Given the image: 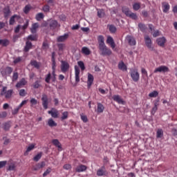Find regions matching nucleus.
Returning <instances> with one entry per match:
<instances>
[{"mask_svg":"<svg viewBox=\"0 0 177 177\" xmlns=\"http://www.w3.org/2000/svg\"><path fill=\"white\" fill-rule=\"evenodd\" d=\"M162 136H164V131H162V129H158L156 132V138H160Z\"/></svg>","mask_w":177,"mask_h":177,"instance_id":"nucleus-34","label":"nucleus"},{"mask_svg":"<svg viewBox=\"0 0 177 177\" xmlns=\"http://www.w3.org/2000/svg\"><path fill=\"white\" fill-rule=\"evenodd\" d=\"M12 72L13 68H12V67L7 66L6 68L1 71L2 77H8V75H11Z\"/></svg>","mask_w":177,"mask_h":177,"instance_id":"nucleus-8","label":"nucleus"},{"mask_svg":"<svg viewBox=\"0 0 177 177\" xmlns=\"http://www.w3.org/2000/svg\"><path fill=\"white\" fill-rule=\"evenodd\" d=\"M114 102H116L119 104H124V100L121 99V96L118 95H115L112 97Z\"/></svg>","mask_w":177,"mask_h":177,"instance_id":"nucleus-20","label":"nucleus"},{"mask_svg":"<svg viewBox=\"0 0 177 177\" xmlns=\"http://www.w3.org/2000/svg\"><path fill=\"white\" fill-rule=\"evenodd\" d=\"M122 13H124L127 17H130V19H132L133 20H136V19H138V15L131 12L129 8L127 6L122 7Z\"/></svg>","mask_w":177,"mask_h":177,"instance_id":"nucleus-2","label":"nucleus"},{"mask_svg":"<svg viewBox=\"0 0 177 177\" xmlns=\"http://www.w3.org/2000/svg\"><path fill=\"white\" fill-rule=\"evenodd\" d=\"M32 86H33V88H34L35 89H38V88H39V86H41V81H39V80L36 81V82L33 84Z\"/></svg>","mask_w":177,"mask_h":177,"instance_id":"nucleus-49","label":"nucleus"},{"mask_svg":"<svg viewBox=\"0 0 177 177\" xmlns=\"http://www.w3.org/2000/svg\"><path fill=\"white\" fill-rule=\"evenodd\" d=\"M53 145L55 146L56 147H58L60 150H62V144H60V142H59V140L54 139L52 141Z\"/></svg>","mask_w":177,"mask_h":177,"instance_id":"nucleus-32","label":"nucleus"},{"mask_svg":"<svg viewBox=\"0 0 177 177\" xmlns=\"http://www.w3.org/2000/svg\"><path fill=\"white\" fill-rule=\"evenodd\" d=\"M129 73L131 80H133L134 82H138V81H139V79L140 78V75L139 74V72H138V69L131 68L130 69Z\"/></svg>","mask_w":177,"mask_h":177,"instance_id":"nucleus-4","label":"nucleus"},{"mask_svg":"<svg viewBox=\"0 0 177 177\" xmlns=\"http://www.w3.org/2000/svg\"><path fill=\"white\" fill-rule=\"evenodd\" d=\"M133 10H139L140 9V3H135L133 4Z\"/></svg>","mask_w":177,"mask_h":177,"instance_id":"nucleus-50","label":"nucleus"},{"mask_svg":"<svg viewBox=\"0 0 177 177\" xmlns=\"http://www.w3.org/2000/svg\"><path fill=\"white\" fill-rule=\"evenodd\" d=\"M48 127H57V123H56L53 120V119L50 118V119H48Z\"/></svg>","mask_w":177,"mask_h":177,"instance_id":"nucleus-33","label":"nucleus"},{"mask_svg":"<svg viewBox=\"0 0 177 177\" xmlns=\"http://www.w3.org/2000/svg\"><path fill=\"white\" fill-rule=\"evenodd\" d=\"M30 10H31V6H30L29 5L26 6L25 8H24V12L26 15L28 14Z\"/></svg>","mask_w":177,"mask_h":177,"instance_id":"nucleus-52","label":"nucleus"},{"mask_svg":"<svg viewBox=\"0 0 177 177\" xmlns=\"http://www.w3.org/2000/svg\"><path fill=\"white\" fill-rule=\"evenodd\" d=\"M21 62H23V57H18L14 59L13 63L14 64H19Z\"/></svg>","mask_w":177,"mask_h":177,"instance_id":"nucleus-43","label":"nucleus"},{"mask_svg":"<svg viewBox=\"0 0 177 177\" xmlns=\"http://www.w3.org/2000/svg\"><path fill=\"white\" fill-rule=\"evenodd\" d=\"M156 42L159 46L164 48L165 46V42H167V39L165 37H160L156 39Z\"/></svg>","mask_w":177,"mask_h":177,"instance_id":"nucleus-15","label":"nucleus"},{"mask_svg":"<svg viewBox=\"0 0 177 177\" xmlns=\"http://www.w3.org/2000/svg\"><path fill=\"white\" fill-rule=\"evenodd\" d=\"M68 33H65L64 35L59 36L57 38V42H64L68 39Z\"/></svg>","mask_w":177,"mask_h":177,"instance_id":"nucleus-18","label":"nucleus"},{"mask_svg":"<svg viewBox=\"0 0 177 177\" xmlns=\"http://www.w3.org/2000/svg\"><path fill=\"white\" fill-rule=\"evenodd\" d=\"M38 27H39L38 23H35L32 25V28H30L32 34H35V32H37V28H38Z\"/></svg>","mask_w":177,"mask_h":177,"instance_id":"nucleus-31","label":"nucleus"},{"mask_svg":"<svg viewBox=\"0 0 177 177\" xmlns=\"http://www.w3.org/2000/svg\"><path fill=\"white\" fill-rule=\"evenodd\" d=\"M4 131H9L10 129V122H6L3 124Z\"/></svg>","mask_w":177,"mask_h":177,"instance_id":"nucleus-38","label":"nucleus"},{"mask_svg":"<svg viewBox=\"0 0 177 177\" xmlns=\"http://www.w3.org/2000/svg\"><path fill=\"white\" fill-rule=\"evenodd\" d=\"M98 52L100 56H111L113 51L104 44V37L102 35L97 37Z\"/></svg>","mask_w":177,"mask_h":177,"instance_id":"nucleus-1","label":"nucleus"},{"mask_svg":"<svg viewBox=\"0 0 177 177\" xmlns=\"http://www.w3.org/2000/svg\"><path fill=\"white\" fill-rule=\"evenodd\" d=\"M141 73H142V77H148L147 71H146L145 68H141Z\"/></svg>","mask_w":177,"mask_h":177,"instance_id":"nucleus-60","label":"nucleus"},{"mask_svg":"<svg viewBox=\"0 0 177 177\" xmlns=\"http://www.w3.org/2000/svg\"><path fill=\"white\" fill-rule=\"evenodd\" d=\"M30 102V107H34V106H37V104H38V100H37L35 98H31Z\"/></svg>","mask_w":177,"mask_h":177,"instance_id":"nucleus-41","label":"nucleus"},{"mask_svg":"<svg viewBox=\"0 0 177 177\" xmlns=\"http://www.w3.org/2000/svg\"><path fill=\"white\" fill-rule=\"evenodd\" d=\"M118 68L119 70H122V71H127V65H125V64L122 61L119 62Z\"/></svg>","mask_w":177,"mask_h":177,"instance_id":"nucleus-29","label":"nucleus"},{"mask_svg":"<svg viewBox=\"0 0 177 177\" xmlns=\"http://www.w3.org/2000/svg\"><path fill=\"white\" fill-rule=\"evenodd\" d=\"M53 118H59V111L55 108H52L50 111H48Z\"/></svg>","mask_w":177,"mask_h":177,"instance_id":"nucleus-12","label":"nucleus"},{"mask_svg":"<svg viewBox=\"0 0 177 177\" xmlns=\"http://www.w3.org/2000/svg\"><path fill=\"white\" fill-rule=\"evenodd\" d=\"M45 165H46V164L45 163V162L43 161L33 166L32 169L33 171H39V169H41V168H44Z\"/></svg>","mask_w":177,"mask_h":177,"instance_id":"nucleus-16","label":"nucleus"},{"mask_svg":"<svg viewBox=\"0 0 177 177\" xmlns=\"http://www.w3.org/2000/svg\"><path fill=\"white\" fill-rule=\"evenodd\" d=\"M53 76L52 77V82H56V70H53V72L51 73Z\"/></svg>","mask_w":177,"mask_h":177,"instance_id":"nucleus-55","label":"nucleus"},{"mask_svg":"<svg viewBox=\"0 0 177 177\" xmlns=\"http://www.w3.org/2000/svg\"><path fill=\"white\" fill-rule=\"evenodd\" d=\"M64 169H66V171H68V169H71L72 167L71 165L70 164H65L63 166Z\"/></svg>","mask_w":177,"mask_h":177,"instance_id":"nucleus-62","label":"nucleus"},{"mask_svg":"<svg viewBox=\"0 0 177 177\" xmlns=\"http://www.w3.org/2000/svg\"><path fill=\"white\" fill-rule=\"evenodd\" d=\"M104 111V106L100 103L98 102L97 104V113H98L99 114L103 113Z\"/></svg>","mask_w":177,"mask_h":177,"instance_id":"nucleus-22","label":"nucleus"},{"mask_svg":"<svg viewBox=\"0 0 177 177\" xmlns=\"http://www.w3.org/2000/svg\"><path fill=\"white\" fill-rule=\"evenodd\" d=\"M8 161L6 160L0 161V169L1 168H3V167H6Z\"/></svg>","mask_w":177,"mask_h":177,"instance_id":"nucleus-61","label":"nucleus"},{"mask_svg":"<svg viewBox=\"0 0 177 177\" xmlns=\"http://www.w3.org/2000/svg\"><path fill=\"white\" fill-rule=\"evenodd\" d=\"M48 25H49L50 29H51V30H56V28H57V27L60 26V25H59V23L57 22V21H56L55 19H50L48 22Z\"/></svg>","mask_w":177,"mask_h":177,"instance_id":"nucleus-10","label":"nucleus"},{"mask_svg":"<svg viewBox=\"0 0 177 177\" xmlns=\"http://www.w3.org/2000/svg\"><path fill=\"white\" fill-rule=\"evenodd\" d=\"M168 71H169V68H168L167 66H160L158 68H156L153 73L156 74L157 73H168Z\"/></svg>","mask_w":177,"mask_h":177,"instance_id":"nucleus-7","label":"nucleus"},{"mask_svg":"<svg viewBox=\"0 0 177 177\" xmlns=\"http://www.w3.org/2000/svg\"><path fill=\"white\" fill-rule=\"evenodd\" d=\"M158 96V92L157 91H153L149 94V97H157Z\"/></svg>","mask_w":177,"mask_h":177,"instance_id":"nucleus-46","label":"nucleus"},{"mask_svg":"<svg viewBox=\"0 0 177 177\" xmlns=\"http://www.w3.org/2000/svg\"><path fill=\"white\" fill-rule=\"evenodd\" d=\"M41 102L44 110H48V106H49V100L48 99V95H46V94H43L41 97Z\"/></svg>","mask_w":177,"mask_h":177,"instance_id":"nucleus-6","label":"nucleus"},{"mask_svg":"<svg viewBox=\"0 0 177 177\" xmlns=\"http://www.w3.org/2000/svg\"><path fill=\"white\" fill-rule=\"evenodd\" d=\"M138 27H139L140 31H142V32H145V31H146V30H147V26H146L145 25V24L140 23L138 24Z\"/></svg>","mask_w":177,"mask_h":177,"instance_id":"nucleus-40","label":"nucleus"},{"mask_svg":"<svg viewBox=\"0 0 177 177\" xmlns=\"http://www.w3.org/2000/svg\"><path fill=\"white\" fill-rule=\"evenodd\" d=\"M41 157H42V153H39L38 154H37L34 158H33V160L34 161H39V160H41Z\"/></svg>","mask_w":177,"mask_h":177,"instance_id":"nucleus-53","label":"nucleus"},{"mask_svg":"<svg viewBox=\"0 0 177 177\" xmlns=\"http://www.w3.org/2000/svg\"><path fill=\"white\" fill-rule=\"evenodd\" d=\"M50 172H52V169L50 167H48L43 174V176H48V175H49V174H50Z\"/></svg>","mask_w":177,"mask_h":177,"instance_id":"nucleus-56","label":"nucleus"},{"mask_svg":"<svg viewBox=\"0 0 177 177\" xmlns=\"http://www.w3.org/2000/svg\"><path fill=\"white\" fill-rule=\"evenodd\" d=\"M10 41L8 39H0V45L3 47L9 46Z\"/></svg>","mask_w":177,"mask_h":177,"instance_id":"nucleus-25","label":"nucleus"},{"mask_svg":"<svg viewBox=\"0 0 177 177\" xmlns=\"http://www.w3.org/2000/svg\"><path fill=\"white\" fill-rule=\"evenodd\" d=\"M44 17H45V16L44 15V13H42V12L37 13L35 16V19L37 21H41V20H42V19H44Z\"/></svg>","mask_w":177,"mask_h":177,"instance_id":"nucleus-35","label":"nucleus"},{"mask_svg":"<svg viewBox=\"0 0 177 177\" xmlns=\"http://www.w3.org/2000/svg\"><path fill=\"white\" fill-rule=\"evenodd\" d=\"M37 35H30L27 37V41H37Z\"/></svg>","mask_w":177,"mask_h":177,"instance_id":"nucleus-42","label":"nucleus"},{"mask_svg":"<svg viewBox=\"0 0 177 177\" xmlns=\"http://www.w3.org/2000/svg\"><path fill=\"white\" fill-rule=\"evenodd\" d=\"M68 118V112L64 111L62 113V116L61 117V120L63 121L64 120H67Z\"/></svg>","mask_w":177,"mask_h":177,"instance_id":"nucleus-48","label":"nucleus"},{"mask_svg":"<svg viewBox=\"0 0 177 177\" xmlns=\"http://www.w3.org/2000/svg\"><path fill=\"white\" fill-rule=\"evenodd\" d=\"M42 10H44L46 13H48V12H49V10H50V7L48 5H45L42 8Z\"/></svg>","mask_w":177,"mask_h":177,"instance_id":"nucleus-57","label":"nucleus"},{"mask_svg":"<svg viewBox=\"0 0 177 177\" xmlns=\"http://www.w3.org/2000/svg\"><path fill=\"white\" fill-rule=\"evenodd\" d=\"M31 48H32V43H31V41L27 40L26 42V46L24 47V52H28V50H30V49H31Z\"/></svg>","mask_w":177,"mask_h":177,"instance_id":"nucleus-26","label":"nucleus"},{"mask_svg":"<svg viewBox=\"0 0 177 177\" xmlns=\"http://www.w3.org/2000/svg\"><path fill=\"white\" fill-rule=\"evenodd\" d=\"M15 19H20V16L17 15H14L13 16H12L9 21L10 26H13V24H15Z\"/></svg>","mask_w":177,"mask_h":177,"instance_id":"nucleus-30","label":"nucleus"},{"mask_svg":"<svg viewBox=\"0 0 177 177\" xmlns=\"http://www.w3.org/2000/svg\"><path fill=\"white\" fill-rule=\"evenodd\" d=\"M80 118L83 122H88V117L83 113L80 114Z\"/></svg>","mask_w":177,"mask_h":177,"instance_id":"nucleus-54","label":"nucleus"},{"mask_svg":"<svg viewBox=\"0 0 177 177\" xmlns=\"http://www.w3.org/2000/svg\"><path fill=\"white\" fill-rule=\"evenodd\" d=\"M8 113L6 111L0 112V118H6Z\"/></svg>","mask_w":177,"mask_h":177,"instance_id":"nucleus-58","label":"nucleus"},{"mask_svg":"<svg viewBox=\"0 0 177 177\" xmlns=\"http://www.w3.org/2000/svg\"><path fill=\"white\" fill-rule=\"evenodd\" d=\"M55 53H52L51 55V62H52V70H56V59H55Z\"/></svg>","mask_w":177,"mask_h":177,"instance_id":"nucleus-24","label":"nucleus"},{"mask_svg":"<svg viewBox=\"0 0 177 177\" xmlns=\"http://www.w3.org/2000/svg\"><path fill=\"white\" fill-rule=\"evenodd\" d=\"M26 84H27V81L25 78H22L19 82L17 83L16 88H23Z\"/></svg>","mask_w":177,"mask_h":177,"instance_id":"nucleus-23","label":"nucleus"},{"mask_svg":"<svg viewBox=\"0 0 177 177\" xmlns=\"http://www.w3.org/2000/svg\"><path fill=\"white\" fill-rule=\"evenodd\" d=\"M126 40L127 41L129 45H130V46H135V45H136V40L134 39L133 37H132L131 35L127 36Z\"/></svg>","mask_w":177,"mask_h":177,"instance_id":"nucleus-11","label":"nucleus"},{"mask_svg":"<svg viewBox=\"0 0 177 177\" xmlns=\"http://www.w3.org/2000/svg\"><path fill=\"white\" fill-rule=\"evenodd\" d=\"M30 64L31 66H33V67H35V68H39V63L35 60L31 61Z\"/></svg>","mask_w":177,"mask_h":177,"instance_id":"nucleus-47","label":"nucleus"},{"mask_svg":"<svg viewBox=\"0 0 177 177\" xmlns=\"http://www.w3.org/2000/svg\"><path fill=\"white\" fill-rule=\"evenodd\" d=\"M34 147H35V145H30L28 147L26 151L24 153V156H27L28 154V153H30V151H31V150H33Z\"/></svg>","mask_w":177,"mask_h":177,"instance_id":"nucleus-39","label":"nucleus"},{"mask_svg":"<svg viewBox=\"0 0 177 177\" xmlns=\"http://www.w3.org/2000/svg\"><path fill=\"white\" fill-rule=\"evenodd\" d=\"M42 48L44 50L48 49L49 48V45L48 44V42L44 41L42 44Z\"/></svg>","mask_w":177,"mask_h":177,"instance_id":"nucleus-63","label":"nucleus"},{"mask_svg":"<svg viewBox=\"0 0 177 177\" xmlns=\"http://www.w3.org/2000/svg\"><path fill=\"white\" fill-rule=\"evenodd\" d=\"M97 17L102 19V17H104V11L103 10H97Z\"/></svg>","mask_w":177,"mask_h":177,"instance_id":"nucleus-51","label":"nucleus"},{"mask_svg":"<svg viewBox=\"0 0 177 177\" xmlns=\"http://www.w3.org/2000/svg\"><path fill=\"white\" fill-rule=\"evenodd\" d=\"M19 78V73L17 72H15L12 75V81H17Z\"/></svg>","mask_w":177,"mask_h":177,"instance_id":"nucleus-59","label":"nucleus"},{"mask_svg":"<svg viewBox=\"0 0 177 177\" xmlns=\"http://www.w3.org/2000/svg\"><path fill=\"white\" fill-rule=\"evenodd\" d=\"M8 89V87L4 86L3 87L0 95L1 96H5L6 99H10L12 97V95H13V89H10L8 91H6Z\"/></svg>","mask_w":177,"mask_h":177,"instance_id":"nucleus-3","label":"nucleus"},{"mask_svg":"<svg viewBox=\"0 0 177 177\" xmlns=\"http://www.w3.org/2000/svg\"><path fill=\"white\" fill-rule=\"evenodd\" d=\"M26 90H24V89H21V90L19 91V95H20V96H22L23 97H24V96H26Z\"/></svg>","mask_w":177,"mask_h":177,"instance_id":"nucleus-64","label":"nucleus"},{"mask_svg":"<svg viewBox=\"0 0 177 177\" xmlns=\"http://www.w3.org/2000/svg\"><path fill=\"white\" fill-rule=\"evenodd\" d=\"M50 80H52V73H50V72H49L45 77V82L47 84H50Z\"/></svg>","mask_w":177,"mask_h":177,"instance_id":"nucleus-36","label":"nucleus"},{"mask_svg":"<svg viewBox=\"0 0 177 177\" xmlns=\"http://www.w3.org/2000/svg\"><path fill=\"white\" fill-rule=\"evenodd\" d=\"M107 170H106V167L102 166L100 169L97 171V176H107Z\"/></svg>","mask_w":177,"mask_h":177,"instance_id":"nucleus-9","label":"nucleus"},{"mask_svg":"<svg viewBox=\"0 0 177 177\" xmlns=\"http://www.w3.org/2000/svg\"><path fill=\"white\" fill-rule=\"evenodd\" d=\"M162 8L164 13H168L171 6H169V3L164 2L162 3Z\"/></svg>","mask_w":177,"mask_h":177,"instance_id":"nucleus-21","label":"nucleus"},{"mask_svg":"<svg viewBox=\"0 0 177 177\" xmlns=\"http://www.w3.org/2000/svg\"><path fill=\"white\" fill-rule=\"evenodd\" d=\"M84 171H86V166L84 165H80L75 168L76 172H84Z\"/></svg>","mask_w":177,"mask_h":177,"instance_id":"nucleus-27","label":"nucleus"},{"mask_svg":"<svg viewBox=\"0 0 177 177\" xmlns=\"http://www.w3.org/2000/svg\"><path fill=\"white\" fill-rule=\"evenodd\" d=\"M77 65L81 68L82 71H84V70H85V64H84V62L82 61L77 62Z\"/></svg>","mask_w":177,"mask_h":177,"instance_id":"nucleus-44","label":"nucleus"},{"mask_svg":"<svg viewBox=\"0 0 177 177\" xmlns=\"http://www.w3.org/2000/svg\"><path fill=\"white\" fill-rule=\"evenodd\" d=\"M109 30L111 34H115L117 32V28L114 25H109Z\"/></svg>","mask_w":177,"mask_h":177,"instance_id":"nucleus-37","label":"nucleus"},{"mask_svg":"<svg viewBox=\"0 0 177 177\" xmlns=\"http://www.w3.org/2000/svg\"><path fill=\"white\" fill-rule=\"evenodd\" d=\"M106 44L110 45L111 48L114 50L115 48V43L114 42V39L111 36H109L106 39Z\"/></svg>","mask_w":177,"mask_h":177,"instance_id":"nucleus-14","label":"nucleus"},{"mask_svg":"<svg viewBox=\"0 0 177 177\" xmlns=\"http://www.w3.org/2000/svg\"><path fill=\"white\" fill-rule=\"evenodd\" d=\"M82 53L83 55H85L86 56H89L91 52V50L88 48V47L84 46L82 48Z\"/></svg>","mask_w":177,"mask_h":177,"instance_id":"nucleus-28","label":"nucleus"},{"mask_svg":"<svg viewBox=\"0 0 177 177\" xmlns=\"http://www.w3.org/2000/svg\"><path fill=\"white\" fill-rule=\"evenodd\" d=\"M145 45L146 46L150 49V50H153V48L151 46V39H150V37L145 36Z\"/></svg>","mask_w":177,"mask_h":177,"instance_id":"nucleus-13","label":"nucleus"},{"mask_svg":"<svg viewBox=\"0 0 177 177\" xmlns=\"http://www.w3.org/2000/svg\"><path fill=\"white\" fill-rule=\"evenodd\" d=\"M80 68L78 66H75V82H80Z\"/></svg>","mask_w":177,"mask_h":177,"instance_id":"nucleus-19","label":"nucleus"},{"mask_svg":"<svg viewBox=\"0 0 177 177\" xmlns=\"http://www.w3.org/2000/svg\"><path fill=\"white\" fill-rule=\"evenodd\" d=\"M16 169V164L15 162H11L8 166V171H15Z\"/></svg>","mask_w":177,"mask_h":177,"instance_id":"nucleus-45","label":"nucleus"},{"mask_svg":"<svg viewBox=\"0 0 177 177\" xmlns=\"http://www.w3.org/2000/svg\"><path fill=\"white\" fill-rule=\"evenodd\" d=\"M93 75L88 73V79H87V86L89 89L91 86H92V84H93Z\"/></svg>","mask_w":177,"mask_h":177,"instance_id":"nucleus-17","label":"nucleus"},{"mask_svg":"<svg viewBox=\"0 0 177 177\" xmlns=\"http://www.w3.org/2000/svg\"><path fill=\"white\" fill-rule=\"evenodd\" d=\"M70 70V64L67 62L66 61H62L61 62V71L64 74H66V73H68V71Z\"/></svg>","mask_w":177,"mask_h":177,"instance_id":"nucleus-5","label":"nucleus"}]
</instances>
